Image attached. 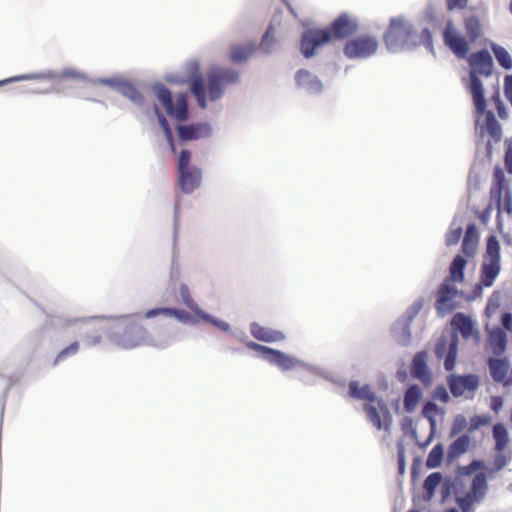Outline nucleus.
<instances>
[{"instance_id": "nucleus-43", "label": "nucleus", "mask_w": 512, "mask_h": 512, "mask_svg": "<svg viewBox=\"0 0 512 512\" xmlns=\"http://www.w3.org/2000/svg\"><path fill=\"white\" fill-rule=\"evenodd\" d=\"M88 81L92 85L101 84L103 86H108L112 90L119 93V91L122 87V84L125 81V78H123L122 76H114V77H102V78H97V79H90Z\"/></svg>"}, {"instance_id": "nucleus-15", "label": "nucleus", "mask_w": 512, "mask_h": 512, "mask_svg": "<svg viewBox=\"0 0 512 512\" xmlns=\"http://www.w3.org/2000/svg\"><path fill=\"white\" fill-rule=\"evenodd\" d=\"M445 46L459 59H466L469 56L470 42L458 31L452 20L446 23L443 31Z\"/></svg>"}, {"instance_id": "nucleus-26", "label": "nucleus", "mask_w": 512, "mask_h": 512, "mask_svg": "<svg viewBox=\"0 0 512 512\" xmlns=\"http://www.w3.org/2000/svg\"><path fill=\"white\" fill-rule=\"evenodd\" d=\"M487 364L492 379L505 386L510 366L508 359L506 357L499 358V356H496L495 358L490 357Z\"/></svg>"}, {"instance_id": "nucleus-23", "label": "nucleus", "mask_w": 512, "mask_h": 512, "mask_svg": "<svg viewBox=\"0 0 512 512\" xmlns=\"http://www.w3.org/2000/svg\"><path fill=\"white\" fill-rule=\"evenodd\" d=\"M486 331L488 333V343L492 353L495 356H501L505 353L507 349L508 338L506 334V329L502 326H495L493 328H489L486 326Z\"/></svg>"}, {"instance_id": "nucleus-28", "label": "nucleus", "mask_w": 512, "mask_h": 512, "mask_svg": "<svg viewBox=\"0 0 512 512\" xmlns=\"http://www.w3.org/2000/svg\"><path fill=\"white\" fill-rule=\"evenodd\" d=\"M256 51V44L250 41L244 45L234 43L229 48V58L233 63L246 62Z\"/></svg>"}, {"instance_id": "nucleus-53", "label": "nucleus", "mask_w": 512, "mask_h": 512, "mask_svg": "<svg viewBox=\"0 0 512 512\" xmlns=\"http://www.w3.org/2000/svg\"><path fill=\"white\" fill-rule=\"evenodd\" d=\"M501 212L504 211L512 215V192L508 184L505 182L503 193L501 194Z\"/></svg>"}, {"instance_id": "nucleus-16", "label": "nucleus", "mask_w": 512, "mask_h": 512, "mask_svg": "<svg viewBox=\"0 0 512 512\" xmlns=\"http://www.w3.org/2000/svg\"><path fill=\"white\" fill-rule=\"evenodd\" d=\"M175 129L181 142L196 141L213 135V127L207 121L177 124Z\"/></svg>"}, {"instance_id": "nucleus-13", "label": "nucleus", "mask_w": 512, "mask_h": 512, "mask_svg": "<svg viewBox=\"0 0 512 512\" xmlns=\"http://www.w3.org/2000/svg\"><path fill=\"white\" fill-rule=\"evenodd\" d=\"M179 296L182 303L193 313L194 316L199 317L200 320L210 323L221 331L229 332L231 326L228 322L219 319L212 314L204 311L191 297L189 287L185 283L179 285Z\"/></svg>"}, {"instance_id": "nucleus-21", "label": "nucleus", "mask_w": 512, "mask_h": 512, "mask_svg": "<svg viewBox=\"0 0 512 512\" xmlns=\"http://www.w3.org/2000/svg\"><path fill=\"white\" fill-rule=\"evenodd\" d=\"M358 29V22L354 19H351L346 13L340 14L330 25L329 30L332 39H343Z\"/></svg>"}, {"instance_id": "nucleus-60", "label": "nucleus", "mask_w": 512, "mask_h": 512, "mask_svg": "<svg viewBox=\"0 0 512 512\" xmlns=\"http://www.w3.org/2000/svg\"><path fill=\"white\" fill-rule=\"evenodd\" d=\"M505 153H504V166L508 174H512V137L505 139L504 141Z\"/></svg>"}, {"instance_id": "nucleus-24", "label": "nucleus", "mask_w": 512, "mask_h": 512, "mask_svg": "<svg viewBox=\"0 0 512 512\" xmlns=\"http://www.w3.org/2000/svg\"><path fill=\"white\" fill-rule=\"evenodd\" d=\"M165 112L169 117L179 122L178 124L186 122L190 117L187 94H178L172 104L165 109Z\"/></svg>"}, {"instance_id": "nucleus-55", "label": "nucleus", "mask_w": 512, "mask_h": 512, "mask_svg": "<svg viewBox=\"0 0 512 512\" xmlns=\"http://www.w3.org/2000/svg\"><path fill=\"white\" fill-rule=\"evenodd\" d=\"M468 422L464 415L457 414L452 422L450 428V436L453 437L455 435L460 434L464 429L467 428Z\"/></svg>"}, {"instance_id": "nucleus-47", "label": "nucleus", "mask_w": 512, "mask_h": 512, "mask_svg": "<svg viewBox=\"0 0 512 512\" xmlns=\"http://www.w3.org/2000/svg\"><path fill=\"white\" fill-rule=\"evenodd\" d=\"M423 304H424V299L419 298L411 306H409L407 308L404 315L401 318H399V320L406 322L408 324H412V322L414 321L416 316L419 314V312L423 308Z\"/></svg>"}, {"instance_id": "nucleus-18", "label": "nucleus", "mask_w": 512, "mask_h": 512, "mask_svg": "<svg viewBox=\"0 0 512 512\" xmlns=\"http://www.w3.org/2000/svg\"><path fill=\"white\" fill-rule=\"evenodd\" d=\"M460 291L449 283L448 280H445L438 289L436 301H435V309L437 311L438 316L444 317L447 314H450L456 308L454 299L459 295Z\"/></svg>"}, {"instance_id": "nucleus-52", "label": "nucleus", "mask_w": 512, "mask_h": 512, "mask_svg": "<svg viewBox=\"0 0 512 512\" xmlns=\"http://www.w3.org/2000/svg\"><path fill=\"white\" fill-rule=\"evenodd\" d=\"M462 233H463V229H462L461 225L456 226L455 221H453L449 228L448 233L446 234V244L448 246L456 245L459 242Z\"/></svg>"}, {"instance_id": "nucleus-62", "label": "nucleus", "mask_w": 512, "mask_h": 512, "mask_svg": "<svg viewBox=\"0 0 512 512\" xmlns=\"http://www.w3.org/2000/svg\"><path fill=\"white\" fill-rule=\"evenodd\" d=\"M433 398L442 403H448L450 401V395L444 385H437L433 391Z\"/></svg>"}, {"instance_id": "nucleus-12", "label": "nucleus", "mask_w": 512, "mask_h": 512, "mask_svg": "<svg viewBox=\"0 0 512 512\" xmlns=\"http://www.w3.org/2000/svg\"><path fill=\"white\" fill-rule=\"evenodd\" d=\"M332 41L329 30L309 28L303 31L300 43V52L304 58L309 59L317 54V49Z\"/></svg>"}, {"instance_id": "nucleus-48", "label": "nucleus", "mask_w": 512, "mask_h": 512, "mask_svg": "<svg viewBox=\"0 0 512 512\" xmlns=\"http://www.w3.org/2000/svg\"><path fill=\"white\" fill-rule=\"evenodd\" d=\"M485 464L482 460L474 459L468 465L457 467V474L459 476H470L478 473L480 469L484 468Z\"/></svg>"}, {"instance_id": "nucleus-20", "label": "nucleus", "mask_w": 512, "mask_h": 512, "mask_svg": "<svg viewBox=\"0 0 512 512\" xmlns=\"http://www.w3.org/2000/svg\"><path fill=\"white\" fill-rule=\"evenodd\" d=\"M505 187V174L502 168L496 166L493 171V183L491 193L497 203L496 228L500 234H503L504 223L501 217V194Z\"/></svg>"}, {"instance_id": "nucleus-10", "label": "nucleus", "mask_w": 512, "mask_h": 512, "mask_svg": "<svg viewBox=\"0 0 512 512\" xmlns=\"http://www.w3.org/2000/svg\"><path fill=\"white\" fill-rule=\"evenodd\" d=\"M240 74L234 68L213 66L207 74L209 99L212 102L220 100L224 94V85L239 82Z\"/></svg>"}, {"instance_id": "nucleus-3", "label": "nucleus", "mask_w": 512, "mask_h": 512, "mask_svg": "<svg viewBox=\"0 0 512 512\" xmlns=\"http://www.w3.org/2000/svg\"><path fill=\"white\" fill-rule=\"evenodd\" d=\"M348 396L354 400L367 402L363 405V410L377 430L389 431L391 429L393 417L390 409L382 398L377 397L369 384L360 385L358 380H350Z\"/></svg>"}, {"instance_id": "nucleus-2", "label": "nucleus", "mask_w": 512, "mask_h": 512, "mask_svg": "<svg viewBox=\"0 0 512 512\" xmlns=\"http://www.w3.org/2000/svg\"><path fill=\"white\" fill-rule=\"evenodd\" d=\"M452 333L448 340L445 336L438 339L435 344L434 353L438 359H443L444 369L451 372L455 369L458 355V334L463 339L475 338L476 342L480 340V334L475 327L473 319L462 312H457L451 320Z\"/></svg>"}, {"instance_id": "nucleus-64", "label": "nucleus", "mask_w": 512, "mask_h": 512, "mask_svg": "<svg viewBox=\"0 0 512 512\" xmlns=\"http://www.w3.org/2000/svg\"><path fill=\"white\" fill-rule=\"evenodd\" d=\"M503 92L505 98L512 107V74H507L504 76Z\"/></svg>"}, {"instance_id": "nucleus-58", "label": "nucleus", "mask_w": 512, "mask_h": 512, "mask_svg": "<svg viewBox=\"0 0 512 512\" xmlns=\"http://www.w3.org/2000/svg\"><path fill=\"white\" fill-rule=\"evenodd\" d=\"M456 503L461 510V512H475L474 504L479 503L478 501L472 499L471 497L464 495L456 497Z\"/></svg>"}, {"instance_id": "nucleus-11", "label": "nucleus", "mask_w": 512, "mask_h": 512, "mask_svg": "<svg viewBox=\"0 0 512 512\" xmlns=\"http://www.w3.org/2000/svg\"><path fill=\"white\" fill-rule=\"evenodd\" d=\"M71 320H78L77 324H71L68 327L74 329V332L84 334L83 341L89 346H96L99 344L101 335L100 332H105L109 335L111 329H109V321L106 322L104 318L92 317V318H70Z\"/></svg>"}, {"instance_id": "nucleus-14", "label": "nucleus", "mask_w": 512, "mask_h": 512, "mask_svg": "<svg viewBox=\"0 0 512 512\" xmlns=\"http://www.w3.org/2000/svg\"><path fill=\"white\" fill-rule=\"evenodd\" d=\"M378 46L375 37L360 35L349 40L345 44L343 52L348 59H368L377 52Z\"/></svg>"}, {"instance_id": "nucleus-63", "label": "nucleus", "mask_w": 512, "mask_h": 512, "mask_svg": "<svg viewBox=\"0 0 512 512\" xmlns=\"http://www.w3.org/2000/svg\"><path fill=\"white\" fill-rule=\"evenodd\" d=\"M398 471L404 474L406 471L405 447L402 442L397 443Z\"/></svg>"}, {"instance_id": "nucleus-17", "label": "nucleus", "mask_w": 512, "mask_h": 512, "mask_svg": "<svg viewBox=\"0 0 512 512\" xmlns=\"http://www.w3.org/2000/svg\"><path fill=\"white\" fill-rule=\"evenodd\" d=\"M294 81L299 91L311 96L321 95L325 91L323 81L308 69L301 68L297 70Z\"/></svg>"}, {"instance_id": "nucleus-8", "label": "nucleus", "mask_w": 512, "mask_h": 512, "mask_svg": "<svg viewBox=\"0 0 512 512\" xmlns=\"http://www.w3.org/2000/svg\"><path fill=\"white\" fill-rule=\"evenodd\" d=\"M177 182L180 190L186 194H192L202 185V169L191 164V152L182 149L177 158Z\"/></svg>"}, {"instance_id": "nucleus-1", "label": "nucleus", "mask_w": 512, "mask_h": 512, "mask_svg": "<svg viewBox=\"0 0 512 512\" xmlns=\"http://www.w3.org/2000/svg\"><path fill=\"white\" fill-rule=\"evenodd\" d=\"M470 66L467 89L471 94L477 117L475 119L476 157L490 162L493 146L502 140V125L491 110H487L485 89L480 76L493 74V57L487 49H480L466 58Z\"/></svg>"}, {"instance_id": "nucleus-38", "label": "nucleus", "mask_w": 512, "mask_h": 512, "mask_svg": "<svg viewBox=\"0 0 512 512\" xmlns=\"http://www.w3.org/2000/svg\"><path fill=\"white\" fill-rule=\"evenodd\" d=\"M492 435L495 441L494 450L502 452L509 442V434L506 426L501 422L494 424Z\"/></svg>"}, {"instance_id": "nucleus-25", "label": "nucleus", "mask_w": 512, "mask_h": 512, "mask_svg": "<svg viewBox=\"0 0 512 512\" xmlns=\"http://www.w3.org/2000/svg\"><path fill=\"white\" fill-rule=\"evenodd\" d=\"M250 333L255 339L268 343L280 342L286 338L282 331L261 326L257 322L250 324Z\"/></svg>"}, {"instance_id": "nucleus-30", "label": "nucleus", "mask_w": 512, "mask_h": 512, "mask_svg": "<svg viewBox=\"0 0 512 512\" xmlns=\"http://www.w3.org/2000/svg\"><path fill=\"white\" fill-rule=\"evenodd\" d=\"M464 29L470 43H475L483 34V27L479 17L475 14L464 17Z\"/></svg>"}, {"instance_id": "nucleus-32", "label": "nucleus", "mask_w": 512, "mask_h": 512, "mask_svg": "<svg viewBox=\"0 0 512 512\" xmlns=\"http://www.w3.org/2000/svg\"><path fill=\"white\" fill-rule=\"evenodd\" d=\"M422 397V390L419 385L411 384L404 393L403 407L407 413H413Z\"/></svg>"}, {"instance_id": "nucleus-36", "label": "nucleus", "mask_w": 512, "mask_h": 512, "mask_svg": "<svg viewBox=\"0 0 512 512\" xmlns=\"http://www.w3.org/2000/svg\"><path fill=\"white\" fill-rule=\"evenodd\" d=\"M190 93L196 100V103L201 109H206L208 106V82L203 83L202 80L194 81V84L189 87Z\"/></svg>"}, {"instance_id": "nucleus-31", "label": "nucleus", "mask_w": 512, "mask_h": 512, "mask_svg": "<svg viewBox=\"0 0 512 512\" xmlns=\"http://www.w3.org/2000/svg\"><path fill=\"white\" fill-rule=\"evenodd\" d=\"M392 334L397 344L403 347H407L411 344V324H408L398 319L392 326Z\"/></svg>"}, {"instance_id": "nucleus-27", "label": "nucleus", "mask_w": 512, "mask_h": 512, "mask_svg": "<svg viewBox=\"0 0 512 512\" xmlns=\"http://www.w3.org/2000/svg\"><path fill=\"white\" fill-rule=\"evenodd\" d=\"M471 437L469 434H462L452 441L447 450L446 461L448 464H452L460 456L465 454L470 446Z\"/></svg>"}, {"instance_id": "nucleus-40", "label": "nucleus", "mask_w": 512, "mask_h": 512, "mask_svg": "<svg viewBox=\"0 0 512 512\" xmlns=\"http://www.w3.org/2000/svg\"><path fill=\"white\" fill-rule=\"evenodd\" d=\"M119 94L126 97L138 106H141L144 103V96L142 95V93L131 82L127 81L126 79L122 84Z\"/></svg>"}, {"instance_id": "nucleus-56", "label": "nucleus", "mask_w": 512, "mask_h": 512, "mask_svg": "<svg viewBox=\"0 0 512 512\" xmlns=\"http://www.w3.org/2000/svg\"><path fill=\"white\" fill-rule=\"evenodd\" d=\"M439 486H440L441 502L444 503L450 497L453 489L455 488V482L453 479L446 477V478H443V480Z\"/></svg>"}, {"instance_id": "nucleus-49", "label": "nucleus", "mask_w": 512, "mask_h": 512, "mask_svg": "<svg viewBox=\"0 0 512 512\" xmlns=\"http://www.w3.org/2000/svg\"><path fill=\"white\" fill-rule=\"evenodd\" d=\"M492 421V417L488 414L474 415L470 418L468 426V434H471L478 430L481 426L489 425Z\"/></svg>"}, {"instance_id": "nucleus-33", "label": "nucleus", "mask_w": 512, "mask_h": 512, "mask_svg": "<svg viewBox=\"0 0 512 512\" xmlns=\"http://www.w3.org/2000/svg\"><path fill=\"white\" fill-rule=\"evenodd\" d=\"M443 480V475L440 472H432L423 482V499L427 502L431 501L435 492Z\"/></svg>"}, {"instance_id": "nucleus-6", "label": "nucleus", "mask_w": 512, "mask_h": 512, "mask_svg": "<svg viewBox=\"0 0 512 512\" xmlns=\"http://www.w3.org/2000/svg\"><path fill=\"white\" fill-rule=\"evenodd\" d=\"M247 347L253 351L258 352L263 360L269 362L271 365L278 367L284 372L293 370L297 367H301L309 371L311 374L323 379L328 377V372L323 368L304 362L301 359L292 355H288L281 350H277L253 341L248 342Z\"/></svg>"}, {"instance_id": "nucleus-9", "label": "nucleus", "mask_w": 512, "mask_h": 512, "mask_svg": "<svg viewBox=\"0 0 512 512\" xmlns=\"http://www.w3.org/2000/svg\"><path fill=\"white\" fill-rule=\"evenodd\" d=\"M500 243L496 235L491 234L486 239V250L481 265V284L491 287L501 270Z\"/></svg>"}, {"instance_id": "nucleus-45", "label": "nucleus", "mask_w": 512, "mask_h": 512, "mask_svg": "<svg viewBox=\"0 0 512 512\" xmlns=\"http://www.w3.org/2000/svg\"><path fill=\"white\" fill-rule=\"evenodd\" d=\"M274 43H275L274 32H273V28L270 26L265 31V33L263 34V36L261 38V41L259 44V49L265 55H270L273 52Z\"/></svg>"}, {"instance_id": "nucleus-57", "label": "nucleus", "mask_w": 512, "mask_h": 512, "mask_svg": "<svg viewBox=\"0 0 512 512\" xmlns=\"http://www.w3.org/2000/svg\"><path fill=\"white\" fill-rule=\"evenodd\" d=\"M79 350V343L77 341L72 342L70 345L62 349L55 357L53 365L60 363L65 357L75 355Z\"/></svg>"}, {"instance_id": "nucleus-51", "label": "nucleus", "mask_w": 512, "mask_h": 512, "mask_svg": "<svg viewBox=\"0 0 512 512\" xmlns=\"http://www.w3.org/2000/svg\"><path fill=\"white\" fill-rule=\"evenodd\" d=\"M52 76H54V74H52V73L21 74V75L13 76L10 78H6L4 80H0V87L4 86L6 84L14 83V82L28 81V80H32V79H39V78H43V77H52Z\"/></svg>"}, {"instance_id": "nucleus-59", "label": "nucleus", "mask_w": 512, "mask_h": 512, "mask_svg": "<svg viewBox=\"0 0 512 512\" xmlns=\"http://www.w3.org/2000/svg\"><path fill=\"white\" fill-rule=\"evenodd\" d=\"M491 100L494 102L495 104V109L497 111V114L498 116L501 118V119H506L508 118V110H507V107L505 105V103L502 101L501 99V96H500V92L499 90H497L491 97Z\"/></svg>"}, {"instance_id": "nucleus-34", "label": "nucleus", "mask_w": 512, "mask_h": 512, "mask_svg": "<svg viewBox=\"0 0 512 512\" xmlns=\"http://www.w3.org/2000/svg\"><path fill=\"white\" fill-rule=\"evenodd\" d=\"M185 77L188 80V86L191 87L194 81L202 80L207 83L205 76L201 72V63L197 59H191L184 64Z\"/></svg>"}, {"instance_id": "nucleus-41", "label": "nucleus", "mask_w": 512, "mask_h": 512, "mask_svg": "<svg viewBox=\"0 0 512 512\" xmlns=\"http://www.w3.org/2000/svg\"><path fill=\"white\" fill-rule=\"evenodd\" d=\"M152 92L155 94L157 100L160 102L162 107L167 109L174 100L171 91L162 83L156 82L151 86Z\"/></svg>"}, {"instance_id": "nucleus-19", "label": "nucleus", "mask_w": 512, "mask_h": 512, "mask_svg": "<svg viewBox=\"0 0 512 512\" xmlns=\"http://www.w3.org/2000/svg\"><path fill=\"white\" fill-rule=\"evenodd\" d=\"M447 385L454 397H460L465 392H474L479 387V377L475 374H449Z\"/></svg>"}, {"instance_id": "nucleus-35", "label": "nucleus", "mask_w": 512, "mask_h": 512, "mask_svg": "<svg viewBox=\"0 0 512 512\" xmlns=\"http://www.w3.org/2000/svg\"><path fill=\"white\" fill-rule=\"evenodd\" d=\"M466 259L461 255H456L449 266V281L462 282L465 278Z\"/></svg>"}, {"instance_id": "nucleus-54", "label": "nucleus", "mask_w": 512, "mask_h": 512, "mask_svg": "<svg viewBox=\"0 0 512 512\" xmlns=\"http://www.w3.org/2000/svg\"><path fill=\"white\" fill-rule=\"evenodd\" d=\"M500 293L494 291L487 300L485 307V314L487 317H491L500 307Z\"/></svg>"}, {"instance_id": "nucleus-7", "label": "nucleus", "mask_w": 512, "mask_h": 512, "mask_svg": "<svg viewBox=\"0 0 512 512\" xmlns=\"http://www.w3.org/2000/svg\"><path fill=\"white\" fill-rule=\"evenodd\" d=\"M78 320H71L64 315H51L45 324L30 332L22 341L23 347L28 351H35L46 343H52L61 333L68 330L71 324H77Z\"/></svg>"}, {"instance_id": "nucleus-50", "label": "nucleus", "mask_w": 512, "mask_h": 512, "mask_svg": "<svg viewBox=\"0 0 512 512\" xmlns=\"http://www.w3.org/2000/svg\"><path fill=\"white\" fill-rule=\"evenodd\" d=\"M424 46L430 53L435 55V49L433 44V35L429 28L425 27L418 34V46Z\"/></svg>"}, {"instance_id": "nucleus-42", "label": "nucleus", "mask_w": 512, "mask_h": 512, "mask_svg": "<svg viewBox=\"0 0 512 512\" xmlns=\"http://www.w3.org/2000/svg\"><path fill=\"white\" fill-rule=\"evenodd\" d=\"M444 458V446L442 443H437L429 452L426 459V467L428 469H435L441 466Z\"/></svg>"}, {"instance_id": "nucleus-5", "label": "nucleus", "mask_w": 512, "mask_h": 512, "mask_svg": "<svg viewBox=\"0 0 512 512\" xmlns=\"http://www.w3.org/2000/svg\"><path fill=\"white\" fill-rule=\"evenodd\" d=\"M383 38L390 53L412 51L418 47V31L404 16L390 19Z\"/></svg>"}, {"instance_id": "nucleus-4", "label": "nucleus", "mask_w": 512, "mask_h": 512, "mask_svg": "<svg viewBox=\"0 0 512 512\" xmlns=\"http://www.w3.org/2000/svg\"><path fill=\"white\" fill-rule=\"evenodd\" d=\"M139 317V314H131L111 319L109 321L110 340L122 349L149 344L147 330L138 322Z\"/></svg>"}, {"instance_id": "nucleus-39", "label": "nucleus", "mask_w": 512, "mask_h": 512, "mask_svg": "<svg viewBox=\"0 0 512 512\" xmlns=\"http://www.w3.org/2000/svg\"><path fill=\"white\" fill-rule=\"evenodd\" d=\"M46 73H52V74H54V76L43 77V78H39L38 80H44V79L45 80H53V79L60 80L62 78H71V79L83 80V81L88 80L87 76L85 74L79 72L78 70H76L74 68H66V69L62 70L61 72H57L54 70H47V71H43V72H35L34 74H46Z\"/></svg>"}, {"instance_id": "nucleus-44", "label": "nucleus", "mask_w": 512, "mask_h": 512, "mask_svg": "<svg viewBox=\"0 0 512 512\" xmlns=\"http://www.w3.org/2000/svg\"><path fill=\"white\" fill-rule=\"evenodd\" d=\"M168 317H174L177 321L182 324H197L199 317H193L189 312L181 309V308H172L169 307V315Z\"/></svg>"}, {"instance_id": "nucleus-46", "label": "nucleus", "mask_w": 512, "mask_h": 512, "mask_svg": "<svg viewBox=\"0 0 512 512\" xmlns=\"http://www.w3.org/2000/svg\"><path fill=\"white\" fill-rule=\"evenodd\" d=\"M159 126L161 127L165 138L167 140V143L169 145V148L172 153H176V144L175 139L173 135L172 128L169 125V122L167 121L165 115H161L160 119H158Z\"/></svg>"}, {"instance_id": "nucleus-61", "label": "nucleus", "mask_w": 512, "mask_h": 512, "mask_svg": "<svg viewBox=\"0 0 512 512\" xmlns=\"http://www.w3.org/2000/svg\"><path fill=\"white\" fill-rule=\"evenodd\" d=\"M463 239H465V246L469 240L478 245L479 233L475 223H469L467 225Z\"/></svg>"}, {"instance_id": "nucleus-29", "label": "nucleus", "mask_w": 512, "mask_h": 512, "mask_svg": "<svg viewBox=\"0 0 512 512\" xmlns=\"http://www.w3.org/2000/svg\"><path fill=\"white\" fill-rule=\"evenodd\" d=\"M488 483L486 474L483 472L476 473L471 481L468 492L465 494L472 499L481 502L487 493Z\"/></svg>"}, {"instance_id": "nucleus-22", "label": "nucleus", "mask_w": 512, "mask_h": 512, "mask_svg": "<svg viewBox=\"0 0 512 512\" xmlns=\"http://www.w3.org/2000/svg\"><path fill=\"white\" fill-rule=\"evenodd\" d=\"M427 352L422 350L417 352L411 362L410 374L413 378L421 381L424 385H430L432 374L426 362Z\"/></svg>"}, {"instance_id": "nucleus-37", "label": "nucleus", "mask_w": 512, "mask_h": 512, "mask_svg": "<svg viewBox=\"0 0 512 512\" xmlns=\"http://www.w3.org/2000/svg\"><path fill=\"white\" fill-rule=\"evenodd\" d=\"M490 49L501 68L507 71L512 69V56L505 47L495 42H490Z\"/></svg>"}]
</instances>
